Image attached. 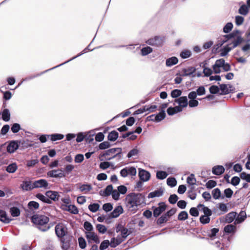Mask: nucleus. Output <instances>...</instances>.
Wrapping results in <instances>:
<instances>
[{
  "label": "nucleus",
  "mask_w": 250,
  "mask_h": 250,
  "mask_svg": "<svg viewBox=\"0 0 250 250\" xmlns=\"http://www.w3.org/2000/svg\"><path fill=\"white\" fill-rule=\"evenodd\" d=\"M125 200L126 206L130 210H135L139 206L144 203L145 197L141 193L132 192L128 194Z\"/></svg>",
  "instance_id": "f257e3e1"
},
{
  "label": "nucleus",
  "mask_w": 250,
  "mask_h": 250,
  "mask_svg": "<svg viewBox=\"0 0 250 250\" xmlns=\"http://www.w3.org/2000/svg\"><path fill=\"white\" fill-rule=\"evenodd\" d=\"M32 222L37 226V228L42 231L48 230L50 227L47 225L49 218L43 215L35 214L31 218Z\"/></svg>",
  "instance_id": "f03ea898"
},
{
  "label": "nucleus",
  "mask_w": 250,
  "mask_h": 250,
  "mask_svg": "<svg viewBox=\"0 0 250 250\" xmlns=\"http://www.w3.org/2000/svg\"><path fill=\"white\" fill-rule=\"evenodd\" d=\"M178 104L176 106L178 110L182 112L184 108L187 107L188 105V99L187 96H182L175 99L173 101V105Z\"/></svg>",
  "instance_id": "7ed1b4c3"
},
{
  "label": "nucleus",
  "mask_w": 250,
  "mask_h": 250,
  "mask_svg": "<svg viewBox=\"0 0 250 250\" xmlns=\"http://www.w3.org/2000/svg\"><path fill=\"white\" fill-rule=\"evenodd\" d=\"M177 211L176 208H172L166 213L163 214L157 220V225H161L165 222H167L168 219L174 215Z\"/></svg>",
  "instance_id": "20e7f679"
},
{
  "label": "nucleus",
  "mask_w": 250,
  "mask_h": 250,
  "mask_svg": "<svg viewBox=\"0 0 250 250\" xmlns=\"http://www.w3.org/2000/svg\"><path fill=\"white\" fill-rule=\"evenodd\" d=\"M67 229L66 227L62 223H59L56 225L55 230L56 235L59 238H63L67 236L66 234L67 233Z\"/></svg>",
  "instance_id": "39448f33"
},
{
  "label": "nucleus",
  "mask_w": 250,
  "mask_h": 250,
  "mask_svg": "<svg viewBox=\"0 0 250 250\" xmlns=\"http://www.w3.org/2000/svg\"><path fill=\"white\" fill-rule=\"evenodd\" d=\"M164 42L163 37L160 36H155L154 38L147 40L146 42L147 44L152 46H161Z\"/></svg>",
  "instance_id": "423d86ee"
},
{
  "label": "nucleus",
  "mask_w": 250,
  "mask_h": 250,
  "mask_svg": "<svg viewBox=\"0 0 250 250\" xmlns=\"http://www.w3.org/2000/svg\"><path fill=\"white\" fill-rule=\"evenodd\" d=\"M167 206L164 202H160L158 204V207H153V214L154 217H157L160 215L167 208Z\"/></svg>",
  "instance_id": "0eeeda50"
},
{
  "label": "nucleus",
  "mask_w": 250,
  "mask_h": 250,
  "mask_svg": "<svg viewBox=\"0 0 250 250\" xmlns=\"http://www.w3.org/2000/svg\"><path fill=\"white\" fill-rule=\"evenodd\" d=\"M20 142L17 140H12L6 145V150L9 153H13L17 150L20 146Z\"/></svg>",
  "instance_id": "6e6552de"
},
{
  "label": "nucleus",
  "mask_w": 250,
  "mask_h": 250,
  "mask_svg": "<svg viewBox=\"0 0 250 250\" xmlns=\"http://www.w3.org/2000/svg\"><path fill=\"white\" fill-rule=\"evenodd\" d=\"M137 171L136 168L133 167H125L120 171L121 176L123 177H126L128 175L135 176Z\"/></svg>",
  "instance_id": "1a4fd4ad"
},
{
  "label": "nucleus",
  "mask_w": 250,
  "mask_h": 250,
  "mask_svg": "<svg viewBox=\"0 0 250 250\" xmlns=\"http://www.w3.org/2000/svg\"><path fill=\"white\" fill-rule=\"evenodd\" d=\"M85 233L88 244L91 243L92 242L96 244H99L100 242L99 237L93 231L85 232Z\"/></svg>",
  "instance_id": "9d476101"
},
{
  "label": "nucleus",
  "mask_w": 250,
  "mask_h": 250,
  "mask_svg": "<svg viewBox=\"0 0 250 250\" xmlns=\"http://www.w3.org/2000/svg\"><path fill=\"white\" fill-rule=\"evenodd\" d=\"M34 188H43L45 189H49V184L45 179H39L33 182Z\"/></svg>",
  "instance_id": "9b49d317"
},
{
  "label": "nucleus",
  "mask_w": 250,
  "mask_h": 250,
  "mask_svg": "<svg viewBox=\"0 0 250 250\" xmlns=\"http://www.w3.org/2000/svg\"><path fill=\"white\" fill-rule=\"evenodd\" d=\"M62 169H54L48 171L47 175L51 178H63L65 175L62 172Z\"/></svg>",
  "instance_id": "f8f14e48"
},
{
  "label": "nucleus",
  "mask_w": 250,
  "mask_h": 250,
  "mask_svg": "<svg viewBox=\"0 0 250 250\" xmlns=\"http://www.w3.org/2000/svg\"><path fill=\"white\" fill-rule=\"evenodd\" d=\"M138 176L140 180L147 182L150 179V173L145 169L139 168Z\"/></svg>",
  "instance_id": "ddd939ff"
},
{
  "label": "nucleus",
  "mask_w": 250,
  "mask_h": 250,
  "mask_svg": "<svg viewBox=\"0 0 250 250\" xmlns=\"http://www.w3.org/2000/svg\"><path fill=\"white\" fill-rule=\"evenodd\" d=\"M71 237L65 236L61 238L62 248L63 250H68L70 246V239Z\"/></svg>",
  "instance_id": "4468645a"
},
{
  "label": "nucleus",
  "mask_w": 250,
  "mask_h": 250,
  "mask_svg": "<svg viewBox=\"0 0 250 250\" xmlns=\"http://www.w3.org/2000/svg\"><path fill=\"white\" fill-rule=\"evenodd\" d=\"M21 188L24 191L32 190L34 188L33 183L29 181H24L20 185Z\"/></svg>",
  "instance_id": "2eb2a0df"
},
{
  "label": "nucleus",
  "mask_w": 250,
  "mask_h": 250,
  "mask_svg": "<svg viewBox=\"0 0 250 250\" xmlns=\"http://www.w3.org/2000/svg\"><path fill=\"white\" fill-rule=\"evenodd\" d=\"M12 221V219L10 218L6 212L2 209H0V221L4 224H8Z\"/></svg>",
  "instance_id": "dca6fc26"
},
{
  "label": "nucleus",
  "mask_w": 250,
  "mask_h": 250,
  "mask_svg": "<svg viewBox=\"0 0 250 250\" xmlns=\"http://www.w3.org/2000/svg\"><path fill=\"white\" fill-rule=\"evenodd\" d=\"M93 39H94V38ZM93 40H92V41L91 42V43H90V44H91V43L93 41ZM90 45V44H89V45H88V46H87V47H86V48H85V49H84V50L82 52H81L80 53L78 54L77 56H75V57H74L72 58H71V59H70V60H68V61H67L65 62H63V63H61V64H59V65H57V66H55L54 68H57V67H59V66H61V65H63V64H65V63H67V62H70V61H71L72 60H74V59H75L77 58V57H78L81 56V55H83V54L84 53H85L87 52V51H92V50H93V49H90L89 48ZM94 49H95V48H94Z\"/></svg>",
  "instance_id": "f3484780"
},
{
  "label": "nucleus",
  "mask_w": 250,
  "mask_h": 250,
  "mask_svg": "<svg viewBox=\"0 0 250 250\" xmlns=\"http://www.w3.org/2000/svg\"><path fill=\"white\" fill-rule=\"evenodd\" d=\"M123 211V208L121 206L116 207L109 215L110 218L118 217Z\"/></svg>",
  "instance_id": "a211bd4d"
},
{
  "label": "nucleus",
  "mask_w": 250,
  "mask_h": 250,
  "mask_svg": "<svg viewBox=\"0 0 250 250\" xmlns=\"http://www.w3.org/2000/svg\"><path fill=\"white\" fill-rule=\"evenodd\" d=\"M45 195L47 196L48 199H49L51 201L53 200L54 201L58 200L59 195L57 191L48 190L45 192Z\"/></svg>",
  "instance_id": "6ab92c4d"
},
{
  "label": "nucleus",
  "mask_w": 250,
  "mask_h": 250,
  "mask_svg": "<svg viewBox=\"0 0 250 250\" xmlns=\"http://www.w3.org/2000/svg\"><path fill=\"white\" fill-rule=\"evenodd\" d=\"M164 193V189L162 188H160L157 190L150 192L148 195V198H153L154 197H159L162 196Z\"/></svg>",
  "instance_id": "aec40b11"
},
{
  "label": "nucleus",
  "mask_w": 250,
  "mask_h": 250,
  "mask_svg": "<svg viewBox=\"0 0 250 250\" xmlns=\"http://www.w3.org/2000/svg\"><path fill=\"white\" fill-rule=\"evenodd\" d=\"M113 188L112 185H108L104 190H100L99 194L102 196H109L112 192L113 191Z\"/></svg>",
  "instance_id": "412c9836"
},
{
  "label": "nucleus",
  "mask_w": 250,
  "mask_h": 250,
  "mask_svg": "<svg viewBox=\"0 0 250 250\" xmlns=\"http://www.w3.org/2000/svg\"><path fill=\"white\" fill-rule=\"evenodd\" d=\"M196 68L194 67H189L187 68H184L182 70L183 76H188L192 75L193 77L195 76V74L193 73L195 72Z\"/></svg>",
  "instance_id": "4be33fe9"
},
{
  "label": "nucleus",
  "mask_w": 250,
  "mask_h": 250,
  "mask_svg": "<svg viewBox=\"0 0 250 250\" xmlns=\"http://www.w3.org/2000/svg\"><path fill=\"white\" fill-rule=\"evenodd\" d=\"M225 171V168L223 166L218 165L214 166L212 168V172L216 175H220Z\"/></svg>",
  "instance_id": "5701e85b"
},
{
  "label": "nucleus",
  "mask_w": 250,
  "mask_h": 250,
  "mask_svg": "<svg viewBox=\"0 0 250 250\" xmlns=\"http://www.w3.org/2000/svg\"><path fill=\"white\" fill-rule=\"evenodd\" d=\"M233 39V40L229 44V45L231 44L232 45V46H231L232 49L238 46L244 41L243 39L240 35L237 36L236 37Z\"/></svg>",
  "instance_id": "b1692460"
},
{
  "label": "nucleus",
  "mask_w": 250,
  "mask_h": 250,
  "mask_svg": "<svg viewBox=\"0 0 250 250\" xmlns=\"http://www.w3.org/2000/svg\"><path fill=\"white\" fill-rule=\"evenodd\" d=\"M124 240V239L120 237H117L116 238L113 237L111 239L110 246L112 248H115L122 243Z\"/></svg>",
  "instance_id": "393cba45"
},
{
  "label": "nucleus",
  "mask_w": 250,
  "mask_h": 250,
  "mask_svg": "<svg viewBox=\"0 0 250 250\" xmlns=\"http://www.w3.org/2000/svg\"><path fill=\"white\" fill-rule=\"evenodd\" d=\"M2 119L5 122H8L10 120V112L8 109H4L1 112H0Z\"/></svg>",
  "instance_id": "a878e982"
},
{
  "label": "nucleus",
  "mask_w": 250,
  "mask_h": 250,
  "mask_svg": "<svg viewBox=\"0 0 250 250\" xmlns=\"http://www.w3.org/2000/svg\"><path fill=\"white\" fill-rule=\"evenodd\" d=\"M247 215L245 211H241L236 218L234 224H238L242 223L246 218Z\"/></svg>",
  "instance_id": "bb28decb"
},
{
  "label": "nucleus",
  "mask_w": 250,
  "mask_h": 250,
  "mask_svg": "<svg viewBox=\"0 0 250 250\" xmlns=\"http://www.w3.org/2000/svg\"><path fill=\"white\" fill-rule=\"evenodd\" d=\"M113 149H115L114 152L115 154L109 158H106V160H110L113 158H115L116 157L118 158V160H120L122 158V149L120 147H117V148H113Z\"/></svg>",
  "instance_id": "cd10ccee"
},
{
  "label": "nucleus",
  "mask_w": 250,
  "mask_h": 250,
  "mask_svg": "<svg viewBox=\"0 0 250 250\" xmlns=\"http://www.w3.org/2000/svg\"><path fill=\"white\" fill-rule=\"evenodd\" d=\"M212 197L213 199L215 200H217L221 198L222 199H224L225 196L221 195V192L219 188H216L212 190L211 192Z\"/></svg>",
  "instance_id": "c85d7f7f"
},
{
  "label": "nucleus",
  "mask_w": 250,
  "mask_h": 250,
  "mask_svg": "<svg viewBox=\"0 0 250 250\" xmlns=\"http://www.w3.org/2000/svg\"><path fill=\"white\" fill-rule=\"evenodd\" d=\"M178 62V59L176 57H172L166 60V64L168 67H171L177 64Z\"/></svg>",
  "instance_id": "c756f323"
},
{
  "label": "nucleus",
  "mask_w": 250,
  "mask_h": 250,
  "mask_svg": "<svg viewBox=\"0 0 250 250\" xmlns=\"http://www.w3.org/2000/svg\"><path fill=\"white\" fill-rule=\"evenodd\" d=\"M236 228L234 225H228L224 227V230L227 233H234L236 231Z\"/></svg>",
  "instance_id": "7c9ffc66"
},
{
  "label": "nucleus",
  "mask_w": 250,
  "mask_h": 250,
  "mask_svg": "<svg viewBox=\"0 0 250 250\" xmlns=\"http://www.w3.org/2000/svg\"><path fill=\"white\" fill-rule=\"evenodd\" d=\"M119 137V133L116 130L111 131L109 133L107 139L108 140L112 142L116 141Z\"/></svg>",
  "instance_id": "2f4dec72"
},
{
  "label": "nucleus",
  "mask_w": 250,
  "mask_h": 250,
  "mask_svg": "<svg viewBox=\"0 0 250 250\" xmlns=\"http://www.w3.org/2000/svg\"><path fill=\"white\" fill-rule=\"evenodd\" d=\"M237 213L235 212H230L225 217L226 222L228 223H231L236 218Z\"/></svg>",
  "instance_id": "473e14b6"
},
{
  "label": "nucleus",
  "mask_w": 250,
  "mask_h": 250,
  "mask_svg": "<svg viewBox=\"0 0 250 250\" xmlns=\"http://www.w3.org/2000/svg\"><path fill=\"white\" fill-rule=\"evenodd\" d=\"M47 137H50V140L52 142H54L62 139L64 138V136L62 134L54 133L47 135Z\"/></svg>",
  "instance_id": "72a5a7b5"
},
{
  "label": "nucleus",
  "mask_w": 250,
  "mask_h": 250,
  "mask_svg": "<svg viewBox=\"0 0 250 250\" xmlns=\"http://www.w3.org/2000/svg\"><path fill=\"white\" fill-rule=\"evenodd\" d=\"M64 209L74 214H77L79 212L77 208L73 205H66Z\"/></svg>",
  "instance_id": "f704fd0d"
},
{
  "label": "nucleus",
  "mask_w": 250,
  "mask_h": 250,
  "mask_svg": "<svg viewBox=\"0 0 250 250\" xmlns=\"http://www.w3.org/2000/svg\"><path fill=\"white\" fill-rule=\"evenodd\" d=\"M219 86L221 91L220 95H226L231 92V89H229L226 84H220Z\"/></svg>",
  "instance_id": "c9c22d12"
},
{
  "label": "nucleus",
  "mask_w": 250,
  "mask_h": 250,
  "mask_svg": "<svg viewBox=\"0 0 250 250\" xmlns=\"http://www.w3.org/2000/svg\"><path fill=\"white\" fill-rule=\"evenodd\" d=\"M17 168L18 167L17 164L15 163H13L7 166L6 170L8 173H13L17 170Z\"/></svg>",
  "instance_id": "e433bc0d"
},
{
  "label": "nucleus",
  "mask_w": 250,
  "mask_h": 250,
  "mask_svg": "<svg viewBox=\"0 0 250 250\" xmlns=\"http://www.w3.org/2000/svg\"><path fill=\"white\" fill-rule=\"evenodd\" d=\"M152 51H153V49L151 47L147 46L143 47L141 49V55L142 56H146V55H148L149 54L152 53Z\"/></svg>",
  "instance_id": "4c0bfd02"
},
{
  "label": "nucleus",
  "mask_w": 250,
  "mask_h": 250,
  "mask_svg": "<svg viewBox=\"0 0 250 250\" xmlns=\"http://www.w3.org/2000/svg\"><path fill=\"white\" fill-rule=\"evenodd\" d=\"M36 196L37 198H38L39 200H40L43 203H47L48 204H50L52 203V201L49 199H48V198L47 196L46 197L41 193L37 194Z\"/></svg>",
  "instance_id": "58836bf2"
},
{
  "label": "nucleus",
  "mask_w": 250,
  "mask_h": 250,
  "mask_svg": "<svg viewBox=\"0 0 250 250\" xmlns=\"http://www.w3.org/2000/svg\"><path fill=\"white\" fill-rule=\"evenodd\" d=\"M238 12L241 15L244 16L247 15L249 13V8L248 7V6L245 4H242L238 10Z\"/></svg>",
  "instance_id": "ea45409f"
},
{
  "label": "nucleus",
  "mask_w": 250,
  "mask_h": 250,
  "mask_svg": "<svg viewBox=\"0 0 250 250\" xmlns=\"http://www.w3.org/2000/svg\"><path fill=\"white\" fill-rule=\"evenodd\" d=\"M229 44H227V45L224 46L221 50L220 56L224 57L226 56L228 53L231 50L232 48L231 47L229 46Z\"/></svg>",
  "instance_id": "a19ab883"
},
{
  "label": "nucleus",
  "mask_w": 250,
  "mask_h": 250,
  "mask_svg": "<svg viewBox=\"0 0 250 250\" xmlns=\"http://www.w3.org/2000/svg\"><path fill=\"white\" fill-rule=\"evenodd\" d=\"M156 122L158 123L164 120L166 116L165 110H161L159 113L156 115Z\"/></svg>",
  "instance_id": "79ce46f5"
},
{
  "label": "nucleus",
  "mask_w": 250,
  "mask_h": 250,
  "mask_svg": "<svg viewBox=\"0 0 250 250\" xmlns=\"http://www.w3.org/2000/svg\"><path fill=\"white\" fill-rule=\"evenodd\" d=\"M10 212L13 217H18L20 215V210L16 207L11 208Z\"/></svg>",
  "instance_id": "37998d69"
},
{
  "label": "nucleus",
  "mask_w": 250,
  "mask_h": 250,
  "mask_svg": "<svg viewBox=\"0 0 250 250\" xmlns=\"http://www.w3.org/2000/svg\"><path fill=\"white\" fill-rule=\"evenodd\" d=\"M114 151H115V149L113 148H111V149H108L107 150L105 151L104 153L103 154H101L99 156V158L100 159L101 161H103V159H101L102 157H105L106 156H109V155H114L115 154V152H114Z\"/></svg>",
  "instance_id": "c03bdc74"
},
{
  "label": "nucleus",
  "mask_w": 250,
  "mask_h": 250,
  "mask_svg": "<svg viewBox=\"0 0 250 250\" xmlns=\"http://www.w3.org/2000/svg\"><path fill=\"white\" fill-rule=\"evenodd\" d=\"M188 215L186 211H181L178 215V220L179 221H185L188 218Z\"/></svg>",
  "instance_id": "a18cd8bd"
},
{
  "label": "nucleus",
  "mask_w": 250,
  "mask_h": 250,
  "mask_svg": "<svg viewBox=\"0 0 250 250\" xmlns=\"http://www.w3.org/2000/svg\"><path fill=\"white\" fill-rule=\"evenodd\" d=\"M168 174L167 172L162 170L158 171L156 173V178L159 180H163L165 179Z\"/></svg>",
  "instance_id": "49530a36"
},
{
  "label": "nucleus",
  "mask_w": 250,
  "mask_h": 250,
  "mask_svg": "<svg viewBox=\"0 0 250 250\" xmlns=\"http://www.w3.org/2000/svg\"><path fill=\"white\" fill-rule=\"evenodd\" d=\"M187 182L191 186L196 185V179L193 174H191L187 179Z\"/></svg>",
  "instance_id": "de8ad7c7"
},
{
  "label": "nucleus",
  "mask_w": 250,
  "mask_h": 250,
  "mask_svg": "<svg viewBox=\"0 0 250 250\" xmlns=\"http://www.w3.org/2000/svg\"><path fill=\"white\" fill-rule=\"evenodd\" d=\"M182 92L181 90L175 89L171 91V96L173 98H178L181 95Z\"/></svg>",
  "instance_id": "09e8293b"
},
{
  "label": "nucleus",
  "mask_w": 250,
  "mask_h": 250,
  "mask_svg": "<svg viewBox=\"0 0 250 250\" xmlns=\"http://www.w3.org/2000/svg\"><path fill=\"white\" fill-rule=\"evenodd\" d=\"M167 183L168 186L171 188L174 187L177 185V181L174 177H169L167 180Z\"/></svg>",
  "instance_id": "8fccbe9b"
},
{
  "label": "nucleus",
  "mask_w": 250,
  "mask_h": 250,
  "mask_svg": "<svg viewBox=\"0 0 250 250\" xmlns=\"http://www.w3.org/2000/svg\"><path fill=\"white\" fill-rule=\"evenodd\" d=\"M181 112L179 110H177L176 106H175L174 107H169L167 109V113L168 115L169 116H172L174 115L175 114Z\"/></svg>",
  "instance_id": "3c124183"
},
{
  "label": "nucleus",
  "mask_w": 250,
  "mask_h": 250,
  "mask_svg": "<svg viewBox=\"0 0 250 250\" xmlns=\"http://www.w3.org/2000/svg\"><path fill=\"white\" fill-rule=\"evenodd\" d=\"M83 227L86 230L85 232H92L94 229L92 224L88 221H85L84 222Z\"/></svg>",
  "instance_id": "603ef678"
},
{
  "label": "nucleus",
  "mask_w": 250,
  "mask_h": 250,
  "mask_svg": "<svg viewBox=\"0 0 250 250\" xmlns=\"http://www.w3.org/2000/svg\"><path fill=\"white\" fill-rule=\"evenodd\" d=\"M200 222L203 225H205L209 223L210 221V216L202 215L200 217Z\"/></svg>",
  "instance_id": "864d4df0"
},
{
  "label": "nucleus",
  "mask_w": 250,
  "mask_h": 250,
  "mask_svg": "<svg viewBox=\"0 0 250 250\" xmlns=\"http://www.w3.org/2000/svg\"><path fill=\"white\" fill-rule=\"evenodd\" d=\"M109 246H110L109 241L108 240H105L102 242L99 249L100 250H104L107 249Z\"/></svg>",
  "instance_id": "5fc2aeb1"
},
{
  "label": "nucleus",
  "mask_w": 250,
  "mask_h": 250,
  "mask_svg": "<svg viewBox=\"0 0 250 250\" xmlns=\"http://www.w3.org/2000/svg\"><path fill=\"white\" fill-rule=\"evenodd\" d=\"M100 208V205L97 203L90 204L88 206V209L92 212H96Z\"/></svg>",
  "instance_id": "6e6d98bb"
},
{
  "label": "nucleus",
  "mask_w": 250,
  "mask_h": 250,
  "mask_svg": "<svg viewBox=\"0 0 250 250\" xmlns=\"http://www.w3.org/2000/svg\"><path fill=\"white\" fill-rule=\"evenodd\" d=\"M28 207L30 209H37L39 207V204L35 201H30L28 204Z\"/></svg>",
  "instance_id": "4d7b16f0"
},
{
  "label": "nucleus",
  "mask_w": 250,
  "mask_h": 250,
  "mask_svg": "<svg viewBox=\"0 0 250 250\" xmlns=\"http://www.w3.org/2000/svg\"><path fill=\"white\" fill-rule=\"evenodd\" d=\"M110 146L111 145L109 142L104 141L99 144V149L104 150L109 148Z\"/></svg>",
  "instance_id": "13d9d810"
},
{
  "label": "nucleus",
  "mask_w": 250,
  "mask_h": 250,
  "mask_svg": "<svg viewBox=\"0 0 250 250\" xmlns=\"http://www.w3.org/2000/svg\"><path fill=\"white\" fill-rule=\"evenodd\" d=\"M21 125L18 123L13 124L11 127V131L14 133L18 132L21 130Z\"/></svg>",
  "instance_id": "bf43d9fd"
},
{
  "label": "nucleus",
  "mask_w": 250,
  "mask_h": 250,
  "mask_svg": "<svg viewBox=\"0 0 250 250\" xmlns=\"http://www.w3.org/2000/svg\"><path fill=\"white\" fill-rule=\"evenodd\" d=\"M178 199V197L176 194H171L168 198V202L171 204H175L177 202Z\"/></svg>",
  "instance_id": "052dcab7"
},
{
  "label": "nucleus",
  "mask_w": 250,
  "mask_h": 250,
  "mask_svg": "<svg viewBox=\"0 0 250 250\" xmlns=\"http://www.w3.org/2000/svg\"><path fill=\"white\" fill-rule=\"evenodd\" d=\"M240 177L242 180H244L246 182L250 183V174H248L245 172H242L240 174Z\"/></svg>",
  "instance_id": "680f3d73"
},
{
  "label": "nucleus",
  "mask_w": 250,
  "mask_h": 250,
  "mask_svg": "<svg viewBox=\"0 0 250 250\" xmlns=\"http://www.w3.org/2000/svg\"><path fill=\"white\" fill-rule=\"evenodd\" d=\"M217 185L216 181L213 180H209L206 184V187L208 189H211Z\"/></svg>",
  "instance_id": "e2e57ef3"
},
{
  "label": "nucleus",
  "mask_w": 250,
  "mask_h": 250,
  "mask_svg": "<svg viewBox=\"0 0 250 250\" xmlns=\"http://www.w3.org/2000/svg\"><path fill=\"white\" fill-rule=\"evenodd\" d=\"M191 55V52L188 50H184L180 53V56L183 59H187L190 57Z\"/></svg>",
  "instance_id": "0e129e2a"
},
{
  "label": "nucleus",
  "mask_w": 250,
  "mask_h": 250,
  "mask_svg": "<svg viewBox=\"0 0 250 250\" xmlns=\"http://www.w3.org/2000/svg\"><path fill=\"white\" fill-rule=\"evenodd\" d=\"M233 28V24L231 22H228L223 28V32L225 33H229Z\"/></svg>",
  "instance_id": "69168bd1"
},
{
  "label": "nucleus",
  "mask_w": 250,
  "mask_h": 250,
  "mask_svg": "<svg viewBox=\"0 0 250 250\" xmlns=\"http://www.w3.org/2000/svg\"><path fill=\"white\" fill-rule=\"evenodd\" d=\"M79 245L80 248L84 249L86 246V243L85 239L83 237L78 238Z\"/></svg>",
  "instance_id": "338daca9"
},
{
  "label": "nucleus",
  "mask_w": 250,
  "mask_h": 250,
  "mask_svg": "<svg viewBox=\"0 0 250 250\" xmlns=\"http://www.w3.org/2000/svg\"><path fill=\"white\" fill-rule=\"evenodd\" d=\"M209 91L211 94H216L219 93V88L217 85H213L210 86Z\"/></svg>",
  "instance_id": "774afa93"
}]
</instances>
